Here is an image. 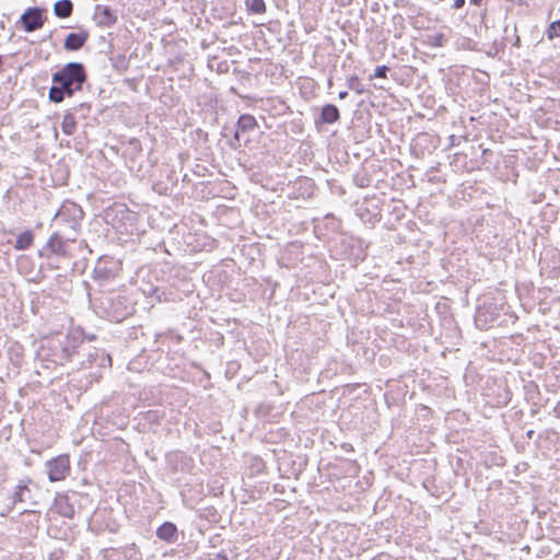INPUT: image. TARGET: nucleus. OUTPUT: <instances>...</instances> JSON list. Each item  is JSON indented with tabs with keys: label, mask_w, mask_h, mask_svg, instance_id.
Segmentation results:
<instances>
[{
	"label": "nucleus",
	"mask_w": 560,
	"mask_h": 560,
	"mask_svg": "<svg viewBox=\"0 0 560 560\" xmlns=\"http://www.w3.org/2000/svg\"><path fill=\"white\" fill-rule=\"evenodd\" d=\"M86 72L83 63L69 62L62 69L52 74V85L49 89V100L54 103H60L65 97H70L74 92L80 91Z\"/></svg>",
	"instance_id": "f257e3e1"
},
{
	"label": "nucleus",
	"mask_w": 560,
	"mask_h": 560,
	"mask_svg": "<svg viewBox=\"0 0 560 560\" xmlns=\"http://www.w3.org/2000/svg\"><path fill=\"white\" fill-rule=\"evenodd\" d=\"M49 481L56 482L67 478L70 472V460L67 455H59L45 465Z\"/></svg>",
	"instance_id": "f03ea898"
},
{
	"label": "nucleus",
	"mask_w": 560,
	"mask_h": 560,
	"mask_svg": "<svg viewBox=\"0 0 560 560\" xmlns=\"http://www.w3.org/2000/svg\"><path fill=\"white\" fill-rule=\"evenodd\" d=\"M45 10L34 7L28 8L22 15H21V23L23 28L31 33L38 28H40L45 22L44 16Z\"/></svg>",
	"instance_id": "7ed1b4c3"
},
{
	"label": "nucleus",
	"mask_w": 560,
	"mask_h": 560,
	"mask_svg": "<svg viewBox=\"0 0 560 560\" xmlns=\"http://www.w3.org/2000/svg\"><path fill=\"white\" fill-rule=\"evenodd\" d=\"M30 482V479L20 481L15 488V491L13 492L12 503L8 508V511H10L16 503H28L32 506H36L38 504L32 494V490L28 487Z\"/></svg>",
	"instance_id": "20e7f679"
},
{
	"label": "nucleus",
	"mask_w": 560,
	"mask_h": 560,
	"mask_svg": "<svg viewBox=\"0 0 560 560\" xmlns=\"http://www.w3.org/2000/svg\"><path fill=\"white\" fill-rule=\"evenodd\" d=\"M142 294L145 296L147 301L142 303V308L150 310L154 306V303L162 302L165 292L158 287H154L152 283L147 282L144 285L142 284L141 289Z\"/></svg>",
	"instance_id": "39448f33"
},
{
	"label": "nucleus",
	"mask_w": 560,
	"mask_h": 560,
	"mask_svg": "<svg viewBox=\"0 0 560 560\" xmlns=\"http://www.w3.org/2000/svg\"><path fill=\"white\" fill-rule=\"evenodd\" d=\"M499 315L495 313V307L492 304L478 306L475 314V323L480 328H486L489 323H493Z\"/></svg>",
	"instance_id": "423d86ee"
},
{
	"label": "nucleus",
	"mask_w": 560,
	"mask_h": 560,
	"mask_svg": "<svg viewBox=\"0 0 560 560\" xmlns=\"http://www.w3.org/2000/svg\"><path fill=\"white\" fill-rule=\"evenodd\" d=\"M46 253H50L57 256L67 255L66 243L58 233H54L49 237L48 242L46 243V246L40 252V256L46 255Z\"/></svg>",
	"instance_id": "0eeeda50"
},
{
	"label": "nucleus",
	"mask_w": 560,
	"mask_h": 560,
	"mask_svg": "<svg viewBox=\"0 0 560 560\" xmlns=\"http://www.w3.org/2000/svg\"><path fill=\"white\" fill-rule=\"evenodd\" d=\"M88 37L89 35L85 32L70 33L67 35L65 39L63 47L66 50L77 51L84 46V44L88 40Z\"/></svg>",
	"instance_id": "6e6552de"
},
{
	"label": "nucleus",
	"mask_w": 560,
	"mask_h": 560,
	"mask_svg": "<svg viewBox=\"0 0 560 560\" xmlns=\"http://www.w3.org/2000/svg\"><path fill=\"white\" fill-rule=\"evenodd\" d=\"M340 119V113L336 105L326 104L322 107L319 118L316 124H335Z\"/></svg>",
	"instance_id": "1a4fd4ad"
},
{
	"label": "nucleus",
	"mask_w": 560,
	"mask_h": 560,
	"mask_svg": "<svg viewBox=\"0 0 560 560\" xmlns=\"http://www.w3.org/2000/svg\"><path fill=\"white\" fill-rule=\"evenodd\" d=\"M156 536L166 542H175L177 540V527L171 522H165L156 529Z\"/></svg>",
	"instance_id": "9d476101"
},
{
	"label": "nucleus",
	"mask_w": 560,
	"mask_h": 560,
	"mask_svg": "<svg viewBox=\"0 0 560 560\" xmlns=\"http://www.w3.org/2000/svg\"><path fill=\"white\" fill-rule=\"evenodd\" d=\"M125 303V299L124 298H118L116 301H113L112 303V311L108 312L107 316L109 318V320H113V322H122L124 319L127 318V316L129 314H131V312H120L119 311V307L122 306Z\"/></svg>",
	"instance_id": "9b49d317"
},
{
	"label": "nucleus",
	"mask_w": 560,
	"mask_h": 560,
	"mask_svg": "<svg viewBox=\"0 0 560 560\" xmlns=\"http://www.w3.org/2000/svg\"><path fill=\"white\" fill-rule=\"evenodd\" d=\"M73 4L71 0H58L54 4V14L60 19H67L72 14Z\"/></svg>",
	"instance_id": "f8f14e48"
},
{
	"label": "nucleus",
	"mask_w": 560,
	"mask_h": 560,
	"mask_svg": "<svg viewBox=\"0 0 560 560\" xmlns=\"http://www.w3.org/2000/svg\"><path fill=\"white\" fill-rule=\"evenodd\" d=\"M257 127V121L253 115L243 114L238 117L235 128L237 131L248 132Z\"/></svg>",
	"instance_id": "ddd939ff"
},
{
	"label": "nucleus",
	"mask_w": 560,
	"mask_h": 560,
	"mask_svg": "<svg viewBox=\"0 0 560 560\" xmlns=\"http://www.w3.org/2000/svg\"><path fill=\"white\" fill-rule=\"evenodd\" d=\"M77 128V121L73 114H66L61 122V129L65 135L71 136L74 133Z\"/></svg>",
	"instance_id": "4468645a"
},
{
	"label": "nucleus",
	"mask_w": 560,
	"mask_h": 560,
	"mask_svg": "<svg viewBox=\"0 0 560 560\" xmlns=\"http://www.w3.org/2000/svg\"><path fill=\"white\" fill-rule=\"evenodd\" d=\"M33 243V234L31 231H25L21 233L15 241V248L16 249H26L28 248Z\"/></svg>",
	"instance_id": "2eb2a0df"
},
{
	"label": "nucleus",
	"mask_w": 560,
	"mask_h": 560,
	"mask_svg": "<svg viewBox=\"0 0 560 560\" xmlns=\"http://www.w3.org/2000/svg\"><path fill=\"white\" fill-rule=\"evenodd\" d=\"M248 12L254 14H264L266 12V3L264 0H245Z\"/></svg>",
	"instance_id": "dca6fc26"
},
{
	"label": "nucleus",
	"mask_w": 560,
	"mask_h": 560,
	"mask_svg": "<svg viewBox=\"0 0 560 560\" xmlns=\"http://www.w3.org/2000/svg\"><path fill=\"white\" fill-rule=\"evenodd\" d=\"M97 16L100 19V22L106 25L114 24L117 20L116 15L108 7H104L103 9H101L97 13Z\"/></svg>",
	"instance_id": "f3484780"
},
{
	"label": "nucleus",
	"mask_w": 560,
	"mask_h": 560,
	"mask_svg": "<svg viewBox=\"0 0 560 560\" xmlns=\"http://www.w3.org/2000/svg\"><path fill=\"white\" fill-rule=\"evenodd\" d=\"M347 85L357 94H363L365 92L364 85L361 83L360 79L357 75H350L347 79Z\"/></svg>",
	"instance_id": "a211bd4d"
},
{
	"label": "nucleus",
	"mask_w": 560,
	"mask_h": 560,
	"mask_svg": "<svg viewBox=\"0 0 560 560\" xmlns=\"http://www.w3.org/2000/svg\"><path fill=\"white\" fill-rule=\"evenodd\" d=\"M547 36L549 39L560 36V20L555 21L549 25V27L547 30Z\"/></svg>",
	"instance_id": "6ab92c4d"
},
{
	"label": "nucleus",
	"mask_w": 560,
	"mask_h": 560,
	"mask_svg": "<svg viewBox=\"0 0 560 560\" xmlns=\"http://www.w3.org/2000/svg\"><path fill=\"white\" fill-rule=\"evenodd\" d=\"M241 133H243V132L237 131V128H235L233 138L229 142L230 148L237 150L242 147Z\"/></svg>",
	"instance_id": "aec40b11"
},
{
	"label": "nucleus",
	"mask_w": 560,
	"mask_h": 560,
	"mask_svg": "<svg viewBox=\"0 0 560 560\" xmlns=\"http://www.w3.org/2000/svg\"><path fill=\"white\" fill-rule=\"evenodd\" d=\"M389 68L387 66H377L374 71L375 78H386Z\"/></svg>",
	"instance_id": "412c9836"
},
{
	"label": "nucleus",
	"mask_w": 560,
	"mask_h": 560,
	"mask_svg": "<svg viewBox=\"0 0 560 560\" xmlns=\"http://www.w3.org/2000/svg\"><path fill=\"white\" fill-rule=\"evenodd\" d=\"M159 248L160 249H164L165 248L164 241L162 238H159L155 243L151 242V244H149L147 246V249H152L153 252H156Z\"/></svg>",
	"instance_id": "4be33fe9"
},
{
	"label": "nucleus",
	"mask_w": 560,
	"mask_h": 560,
	"mask_svg": "<svg viewBox=\"0 0 560 560\" xmlns=\"http://www.w3.org/2000/svg\"><path fill=\"white\" fill-rule=\"evenodd\" d=\"M158 418V412L149 410L147 412H142V419H144L148 422H153Z\"/></svg>",
	"instance_id": "5701e85b"
},
{
	"label": "nucleus",
	"mask_w": 560,
	"mask_h": 560,
	"mask_svg": "<svg viewBox=\"0 0 560 560\" xmlns=\"http://www.w3.org/2000/svg\"><path fill=\"white\" fill-rule=\"evenodd\" d=\"M465 4V0H455L454 8L462 9Z\"/></svg>",
	"instance_id": "b1692460"
},
{
	"label": "nucleus",
	"mask_w": 560,
	"mask_h": 560,
	"mask_svg": "<svg viewBox=\"0 0 560 560\" xmlns=\"http://www.w3.org/2000/svg\"><path fill=\"white\" fill-rule=\"evenodd\" d=\"M103 354V361H106L108 365L112 364V359L108 353L102 352Z\"/></svg>",
	"instance_id": "393cba45"
},
{
	"label": "nucleus",
	"mask_w": 560,
	"mask_h": 560,
	"mask_svg": "<svg viewBox=\"0 0 560 560\" xmlns=\"http://www.w3.org/2000/svg\"><path fill=\"white\" fill-rule=\"evenodd\" d=\"M214 560H229L228 556L224 553H218Z\"/></svg>",
	"instance_id": "a878e982"
},
{
	"label": "nucleus",
	"mask_w": 560,
	"mask_h": 560,
	"mask_svg": "<svg viewBox=\"0 0 560 560\" xmlns=\"http://www.w3.org/2000/svg\"><path fill=\"white\" fill-rule=\"evenodd\" d=\"M72 336L74 339H77V336H82V340L85 338V336H83V334L79 330H73Z\"/></svg>",
	"instance_id": "bb28decb"
},
{
	"label": "nucleus",
	"mask_w": 560,
	"mask_h": 560,
	"mask_svg": "<svg viewBox=\"0 0 560 560\" xmlns=\"http://www.w3.org/2000/svg\"><path fill=\"white\" fill-rule=\"evenodd\" d=\"M338 96H339L340 100H343V98H346L348 96V92L347 91H341V92H339Z\"/></svg>",
	"instance_id": "cd10ccee"
},
{
	"label": "nucleus",
	"mask_w": 560,
	"mask_h": 560,
	"mask_svg": "<svg viewBox=\"0 0 560 560\" xmlns=\"http://www.w3.org/2000/svg\"><path fill=\"white\" fill-rule=\"evenodd\" d=\"M482 0H469V2L474 5H479Z\"/></svg>",
	"instance_id": "c85d7f7f"
},
{
	"label": "nucleus",
	"mask_w": 560,
	"mask_h": 560,
	"mask_svg": "<svg viewBox=\"0 0 560 560\" xmlns=\"http://www.w3.org/2000/svg\"><path fill=\"white\" fill-rule=\"evenodd\" d=\"M555 412L557 413L558 417H560V402L555 408Z\"/></svg>",
	"instance_id": "c756f323"
},
{
	"label": "nucleus",
	"mask_w": 560,
	"mask_h": 560,
	"mask_svg": "<svg viewBox=\"0 0 560 560\" xmlns=\"http://www.w3.org/2000/svg\"><path fill=\"white\" fill-rule=\"evenodd\" d=\"M535 432L533 430L527 431L526 435L528 439H532Z\"/></svg>",
	"instance_id": "7c9ffc66"
},
{
	"label": "nucleus",
	"mask_w": 560,
	"mask_h": 560,
	"mask_svg": "<svg viewBox=\"0 0 560 560\" xmlns=\"http://www.w3.org/2000/svg\"><path fill=\"white\" fill-rule=\"evenodd\" d=\"M89 340H93L95 339V336H90V337H86Z\"/></svg>",
	"instance_id": "2f4dec72"
},
{
	"label": "nucleus",
	"mask_w": 560,
	"mask_h": 560,
	"mask_svg": "<svg viewBox=\"0 0 560 560\" xmlns=\"http://www.w3.org/2000/svg\"><path fill=\"white\" fill-rule=\"evenodd\" d=\"M63 353L67 354L68 357H70V354H72L73 352L66 351Z\"/></svg>",
	"instance_id": "473e14b6"
},
{
	"label": "nucleus",
	"mask_w": 560,
	"mask_h": 560,
	"mask_svg": "<svg viewBox=\"0 0 560 560\" xmlns=\"http://www.w3.org/2000/svg\"><path fill=\"white\" fill-rule=\"evenodd\" d=\"M360 187H364L363 180H360V184H358Z\"/></svg>",
	"instance_id": "72a5a7b5"
},
{
	"label": "nucleus",
	"mask_w": 560,
	"mask_h": 560,
	"mask_svg": "<svg viewBox=\"0 0 560 560\" xmlns=\"http://www.w3.org/2000/svg\"><path fill=\"white\" fill-rule=\"evenodd\" d=\"M360 187H364L363 180H360V184H358Z\"/></svg>",
	"instance_id": "f704fd0d"
},
{
	"label": "nucleus",
	"mask_w": 560,
	"mask_h": 560,
	"mask_svg": "<svg viewBox=\"0 0 560 560\" xmlns=\"http://www.w3.org/2000/svg\"><path fill=\"white\" fill-rule=\"evenodd\" d=\"M26 512H32V510H23L22 514Z\"/></svg>",
	"instance_id": "c9c22d12"
}]
</instances>
